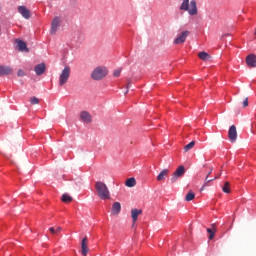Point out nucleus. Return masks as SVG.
Returning a JSON list of instances; mask_svg holds the SVG:
<instances>
[{"label":"nucleus","mask_w":256,"mask_h":256,"mask_svg":"<svg viewBox=\"0 0 256 256\" xmlns=\"http://www.w3.org/2000/svg\"><path fill=\"white\" fill-rule=\"evenodd\" d=\"M126 87H127V89H129L131 87V82H128Z\"/></svg>","instance_id":"nucleus-33"},{"label":"nucleus","mask_w":256,"mask_h":256,"mask_svg":"<svg viewBox=\"0 0 256 256\" xmlns=\"http://www.w3.org/2000/svg\"><path fill=\"white\" fill-rule=\"evenodd\" d=\"M169 175V169H164L162 170L158 176H157V181H165L167 179V176Z\"/></svg>","instance_id":"nucleus-18"},{"label":"nucleus","mask_w":256,"mask_h":256,"mask_svg":"<svg viewBox=\"0 0 256 256\" xmlns=\"http://www.w3.org/2000/svg\"><path fill=\"white\" fill-rule=\"evenodd\" d=\"M114 77H120L121 76V69H116L113 72Z\"/></svg>","instance_id":"nucleus-29"},{"label":"nucleus","mask_w":256,"mask_h":256,"mask_svg":"<svg viewBox=\"0 0 256 256\" xmlns=\"http://www.w3.org/2000/svg\"><path fill=\"white\" fill-rule=\"evenodd\" d=\"M125 185L126 187H135V185H137V181L135 180V178L131 177L126 180Z\"/></svg>","instance_id":"nucleus-20"},{"label":"nucleus","mask_w":256,"mask_h":256,"mask_svg":"<svg viewBox=\"0 0 256 256\" xmlns=\"http://www.w3.org/2000/svg\"><path fill=\"white\" fill-rule=\"evenodd\" d=\"M249 106V98H245L243 101V107H248Z\"/></svg>","instance_id":"nucleus-31"},{"label":"nucleus","mask_w":256,"mask_h":256,"mask_svg":"<svg viewBox=\"0 0 256 256\" xmlns=\"http://www.w3.org/2000/svg\"><path fill=\"white\" fill-rule=\"evenodd\" d=\"M17 75H18V77H25V71L20 69V70H18Z\"/></svg>","instance_id":"nucleus-30"},{"label":"nucleus","mask_w":256,"mask_h":256,"mask_svg":"<svg viewBox=\"0 0 256 256\" xmlns=\"http://www.w3.org/2000/svg\"><path fill=\"white\" fill-rule=\"evenodd\" d=\"M45 69H46L45 63H40L35 66L34 71L36 75H43V73H45Z\"/></svg>","instance_id":"nucleus-16"},{"label":"nucleus","mask_w":256,"mask_h":256,"mask_svg":"<svg viewBox=\"0 0 256 256\" xmlns=\"http://www.w3.org/2000/svg\"><path fill=\"white\" fill-rule=\"evenodd\" d=\"M217 179H219V176H215L214 178H209V175H207L205 178L204 185L202 186V189L207 187V185H209V183H211V181H215Z\"/></svg>","instance_id":"nucleus-21"},{"label":"nucleus","mask_w":256,"mask_h":256,"mask_svg":"<svg viewBox=\"0 0 256 256\" xmlns=\"http://www.w3.org/2000/svg\"><path fill=\"white\" fill-rule=\"evenodd\" d=\"M211 227L214 229V231H216L215 227H217V224H212Z\"/></svg>","instance_id":"nucleus-32"},{"label":"nucleus","mask_w":256,"mask_h":256,"mask_svg":"<svg viewBox=\"0 0 256 256\" xmlns=\"http://www.w3.org/2000/svg\"><path fill=\"white\" fill-rule=\"evenodd\" d=\"M18 12L20 13V15H22V17H24V19L31 18V11H29V9H27V7L25 6H19Z\"/></svg>","instance_id":"nucleus-9"},{"label":"nucleus","mask_w":256,"mask_h":256,"mask_svg":"<svg viewBox=\"0 0 256 256\" xmlns=\"http://www.w3.org/2000/svg\"><path fill=\"white\" fill-rule=\"evenodd\" d=\"M127 93H129V90H127V91L125 92V95H127Z\"/></svg>","instance_id":"nucleus-35"},{"label":"nucleus","mask_w":256,"mask_h":256,"mask_svg":"<svg viewBox=\"0 0 256 256\" xmlns=\"http://www.w3.org/2000/svg\"><path fill=\"white\" fill-rule=\"evenodd\" d=\"M211 173H213V169L211 168L210 172L208 173V177L209 175H211Z\"/></svg>","instance_id":"nucleus-34"},{"label":"nucleus","mask_w":256,"mask_h":256,"mask_svg":"<svg viewBox=\"0 0 256 256\" xmlns=\"http://www.w3.org/2000/svg\"><path fill=\"white\" fill-rule=\"evenodd\" d=\"M229 187H230V183L229 182H225L224 186L222 187L223 193H231V189Z\"/></svg>","instance_id":"nucleus-25"},{"label":"nucleus","mask_w":256,"mask_h":256,"mask_svg":"<svg viewBox=\"0 0 256 256\" xmlns=\"http://www.w3.org/2000/svg\"><path fill=\"white\" fill-rule=\"evenodd\" d=\"M198 57L202 61H211V55L207 52H199Z\"/></svg>","instance_id":"nucleus-19"},{"label":"nucleus","mask_w":256,"mask_h":256,"mask_svg":"<svg viewBox=\"0 0 256 256\" xmlns=\"http://www.w3.org/2000/svg\"><path fill=\"white\" fill-rule=\"evenodd\" d=\"M89 253V246H87V237H84L81 242V254L87 256Z\"/></svg>","instance_id":"nucleus-13"},{"label":"nucleus","mask_w":256,"mask_h":256,"mask_svg":"<svg viewBox=\"0 0 256 256\" xmlns=\"http://www.w3.org/2000/svg\"><path fill=\"white\" fill-rule=\"evenodd\" d=\"M12 71H13V70L11 69V67L0 65V77H3V76H5V75H10V73H11Z\"/></svg>","instance_id":"nucleus-17"},{"label":"nucleus","mask_w":256,"mask_h":256,"mask_svg":"<svg viewBox=\"0 0 256 256\" xmlns=\"http://www.w3.org/2000/svg\"><path fill=\"white\" fill-rule=\"evenodd\" d=\"M246 65H248L251 68L256 67V55L250 54L246 57Z\"/></svg>","instance_id":"nucleus-11"},{"label":"nucleus","mask_w":256,"mask_h":256,"mask_svg":"<svg viewBox=\"0 0 256 256\" xmlns=\"http://www.w3.org/2000/svg\"><path fill=\"white\" fill-rule=\"evenodd\" d=\"M195 147V141L190 142L186 146H184V151L187 153V151H191Z\"/></svg>","instance_id":"nucleus-24"},{"label":"nucleus","mask_w":256,"mask_h":256,"mask_svg":"<svg viewBox=\"0 0 256 256\" xmlns=\"http://www.w3.org/2000/svg\"><path fill=\"white\" fill-rule=\"evenodd\" d=\"M61 201H63V203H71V201H73V197H71L69 194H63Z\"/></svg>","instance_id":"nucleus-22"},{"label":"nucleus","mask_w":256,"mask_h":256,"mask_svg":"<svg viewBox=\"0 0 256 256\" xmlns=\"http://www.w3.org/2000/svg\"><path fill=\"white\" fill-rule=\"evenodd\" d=\"M60 26H61V19L59 17H55L51 24V30H50L51 35H55V33H57V30L59 29Z\"/></svg>","instance_id":"nucleus-8"},{"label":"nucleus","mask_w":256,"mask_h":256,"mask_svg":"<svg viewBox=\"0 0 256 256\" xmlns=\"http://www.w3.org/2000/svg\"><path fill=\"white\" fill-rule=\"evenodd\" d=\"M108 73L109 70H107V67L98 66L92 71L91 77L94 81H101V79H105V77H107Z\"/></svg>","instance_id":"nucleus-3"},{"label":"nucleus","mask_w":256,"mask_h":256,"mask_svg":"<svg viewBox=\"0 0 256 256\" xmlns=\"http://www.w3.org/2000/svg\"><path fill=\"white\" fill-rule=\"evenodd\" d=\"M80 119L84 121V123H91V121H93L91 114L87 111H82L80 113Z\"/></svg>","instance_id":"nucleus-14"},{"label":"nucleus","mask_w":256,"mask_h":256,"mask_svg":"<svg viewBox=\"0 0 256 256\" xmlns=\"http://www.w3.org/2000/svg\"><path fill=\"white\" fill-rule=\"evenodd\" d=\"M207 233H209V240L211 241L215 237V231L211 228H207Z\"/></svg>","instance_id":"nucleus-28"},{"label":"nucleus","mask_w":256,"mask_h":256,"mask_svg":"<svg viewBox=\"0 0 256 256\" xmlns=\"http://www.w3.org/2000/svg\"><path fill=\"white\" fill-rule=\"evenodd\" d=\"M69 77H71V67L65 66L59 75V86L63 87V85H66L69 81Z\"/></svg>","instance_id":"nucleus-4"},{"label":"nucleus","mask_w":256,"mask_h":256,"mask_svg":"<svg viewBox=\"0 0 256 256\" xmlns=\"http://www.w3.org/2000/svg\"><path fill=\"white\" fill-rule=\"evenodd\" d=\"M121 213V203L114 202L111 208V215H119Z\"/></svg>","instance_id":"nucleus-15"},{"label":"nucleus","mask_w":256,"mask_h":256,"mask_svg":"<svg viewBox=\"0 0 256 256\" xmlns=\"http://www.w3.org/2000/svg\"><path fill=\"white\" fill-rule=\"evenodd\" d=\"M62 229L63 228H61V227H57V228H55V227H50L49 228V231H50V233H52L53 235H57V233H61V231H62Z\"/></svg>","instance_id":"nucleus-23"},{"label":"nucleus","mask_w":256,"mask_h":256,"mask_svg":"<svg viewBox=\"0 0 256 256\" xmlns=\"http://www.w3.org/2000/svg\"><path fill=\"white\" fill-rule=\"evenodd\" d=\"M185 175V166L180 165L170 178L171 183H177V179H181Z\"/></svg>","instance_id":"nucleus-5"},{"label":"nucleus","mask_w":256,"mask_h":256,"mask_svg":"<svg viewBox=\"0 0 256 256\" xmlns=\"http://www.w3.org/2000/svg\"><path fill=\"white\" fill-rule=\"evenodd\" d=\"M16 43L19 51L22 53H29V48H27V43H25V41L17 39Z\"/></svg>","instance_id":"nucleus-10"},{"label":"nucleus","mask_w":256,"mask_h":256,"mask_svg":"<svg viewBox=\"0 0 256 256\" xmlns=\"http://www.w3.org/2000/svg\"><path fill=\"white\" fill-rule=\"evenodd\" d=\"M194 199H195V193L191 191L185 197V201H193Z\"/></svg>","instance_id":"nucleus-26"},{"label":"nucleus","mask_w":256,"mask_h":256,"mask_svg":"<svg viewBox=\"0 0 256 256\" xmlns=\"http://www.w3.org/2000/svg\"><path fill=\"white\" fill-rule=\"evenodd\" d=\"M190 32L189 31H183L181 34H179L176 39H174V45H181L185 41H187V37H189Z\"/></svg>","instance_id":"nucleus-6"},{"label":"nucleus","mask_w":256,"mask_h":256,"mask_svg":"<svg viewBox=\"0 0 256 256\" xmlns=\"http://www.w3.org/2000/svg\"><path fill=\"white\" fill-rule=\"evenodd\" d=\"M95 189L99 198L103 200L110 199L111 193L109 192V188L107 187L106 183H103L101 181L96 182Z\"/></svg>","instance_id":"nucleus-1"},{"label":"nucleus","mask_w":256,"mask_h":256,"mask_svg":"<svg viewBox=\"0 0 256 256\" xmlns=\"http://www.w3.org/2000/svg\"><path fill=\"white\" fill-rule=\"evenodd\" d=\"M180 10L187 11L190 15H197V1L192 0L189 5V0H183Z\"/></svg>","instance_id":"nucleus-2"},{"label":"nucleus","mask_w":256,"mask_h":256,"mask_svg":"<svg viewBox=\"0 0 256 256\" xmlns=\"http://www.w3.org/2000/svg\"><path fill=\"white\" fill-rule=\"evenodd\" d=\"M142 213H143V210H141V209L134 208L131 210V217H132L133 225H135V223H137V218Z\"/></svg>","instance_id":"nucleus-12"},{"label":"nucleus","mask_w":256,"mask_h":256,"mask_svg":"<svg viewBox=\"0 0 256 256\" xmlns=\"http://www.w3.org/2000/svg\"><path fill=\"white\" fill-rule=\"evenodd\" d=\"M228 138L231 143L237 141V127L235 125L230 126L228 130Z\"/></svg>","instance_id":"nucleus-7"},{"label":"nucleus","mask_w":256,"mask_h":256,"mask_svg":"<svg viewBox=\"0 0 256 256\" xmlns=\"http://www.w3.org/2000/svg\"><path fill=\"white\" fill-rule=\"evenodd\" d=\"M31 105H39V98L33 96L30 98Z\"/></svg>","instance_id":"nucleus-27"}]
</instances>
